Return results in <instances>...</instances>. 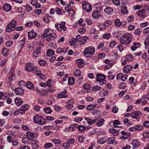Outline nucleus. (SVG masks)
<instances>
[{"label":"nucleus","mask_w":149,"mask_h":149,"mask_svg":"<svg viewBox=\"0 0 149 149\" xmlns=\"http://www.w3.org/2000/svg\"><path fill=\"white\" fill-rule=\"evenodd\" d=\"M117 44V42L115 41H113L111 42L109 45V46L110 47L113 48Z\"/></svg>","instance_id":"57"},{"label":"nucleus","mask_w":149,"mask_h":149,"mask_svg":"<svg viewBox=\"0 0 149 149\" xmlns=\"http://www.w3.org/2000/svg\"><path fill=\"white\" fill-rule=\"evenodd\" d=\"M135 131L141 130L143 128V127L142 125H137L134 127Z\"/></svg>","instance_id":"63"},{"label":"nucleus","mask_w":149,"mask_h":149,"mask_svg":"<svg viewBox=\"0 0 149 149\" xmlns=\"http://www.w3.org/2000/svg\"><path fill=\"white\" fill-rule=\"evenodd\" d=\"M145 11L144 9H142L139 10L137 13V15L139 16L143 17H145Z\"/></svg>","instance_id":"33"},{"label":"nucleus","mask_w":149,"mask_h":149,"mask_svg":"<svg viewBox=\"0 0 149 149\" xmlns=\"http://www.w3.org/2000/svg\"><path fill=\"white\" fill-rule=\"evenodd\" d=\"M95 48L93 47H86L83 52L84 55L87 57H90L95 52Z\"/></svg>","instance_id":"2"},{"label":"nucleus","mask_w":149,"mask_h":149,"mask_svg":"<svg viewBox=\"0 0 149 149\" xmlns=\"http://www.w3.org/2000/svg\"><path fill=\"white\" fill-rule=\"evenodd\" d=\"M75 130V129H74L71 125L68 127H66L64 129V131L66 132H70L74 131Z\"/></svg>","instance_id":"36"},{"label":"nucleus","mask_w":149,"mask_h":149,"mask_svg":"<svg viewBox=\"0 0 149 149\" xmlns=\"http://www.w3.org/2000/svg\"><path fill=\"white\" fill-rule=\"evenodd\" d=\"M122 22L119 19H116L114 20V24L117 27H120L122 25Z\"/></svg>","instance_id":"26"},{"label":"nucleus","mask_w":149,"mask_h":149,"mask_svg":"<svg viewBox=\"0 0 149 149\" xmlns=\"http://www.w3.org/2000/svg\"><path fill=\"white\" fill-rule=\"evenodd\" d=\"M133 68V67L131 65H127L124 68V72L125 73H127L132 70Z\"/></svg>","instance_id":"17"},{"label":"nucleus","mask_w":149,"mask_h":149,"mask_svg":"<svg viewBox=\"0 0 149 149\" xmlns=\"http://www.w3.org/2000/svg\"><path fill=\"white\" fill-rule=\"evenodd\" d=\"M49 28H47V29H45L44 33L42 35V38H46V37H47V36L48 35V33H49Z\"/></svg>","instance_id":"40"},{"label":"nucleus","mask_w":149,"mask_h":149,"mask_svg":"<svg viewBox=\"0 0 149 149\" xmlns=\"http://www.w3.org/2000/svg\"><path fill=\"white\" fill-rule=\"evenodd\" d=\"M141 114V112L139 110H137L131 113V117L133 118H140Z\"/></svg>","instance_id":"9"},{"label":"nucleus","mask_w":149,"mask_h":149,"mask_svg":"<svg viewBox=\"0 0 149 149\" xmlns=\"http://www.w3.org/2000/svg\"><path fill=\"white\" fill-rule=\"evenodd\" d=\"M65 22H62L60 24H58L56 25L55 26L57 27V30L58 31H61L62 30L65 31L66 29V27L65 26Z\"/></svg>","instance_id":"8"},{"label":"nucleus","mask_w":149,"mask_h":149,"mask_svg":"<svg viewBox=\"0 0 149 149\" xmlns=\"http://www.w3.org/2000/svg\"><path fill=\"white\" fill-rule=\"evenodd\" d=\"M107 25L104 24H99L98 27L100 31H104L106 29Z\"/></svg>","instance_id":"35"},{"label":"nucleus","mask_w":149,"mask_h":149,"mask_svg":"<svg viewBox=\"0 0 149 149\" xmlns=\"http://www.w3.org/2000/svg\"><path fill=\"white\" fill-rule=\"evenodd\" d=\"M52 144L50 143H46L44 145V148H50L52 147Z\"/></svg>","instance_id":"51"},{"label":"nucleus","mask_w":149,"mask_h":149,"mask_svg":"<svg viewBox=\"0 0 149 149\" xmlns=\"http://www.w3.org/2000/svg\"><path fill=\"white\" fill-rule=\"evenodd\" d=\"M51 141L55 144H58L59 145L62 143V142L61 140L57 139H52Z\"/></svg>","instance_id":"43"},{"label":"nucleus","mask_w":149,"mask_h":149,"mask_svg":"<svg viewBox=\"0 0 149 149\" xmlns=\"http://www.w3.org/2000/svg\"><path fill=\"white\" fill-rule=\"evenodd\" d=\"M109 131L110 132L114 134L115 136L117 135L118 134V131L115 129H111L109 130Z\"/></svg>","instance_id":"54"},{"label":"nucleus","mask_w":149,"mask_h":149,"mask_svg":"<svg viewBox=\"0 0 149 149\" xmlns=\"http://www.w3.org/2000/svg\"><path fill=\"white\" fill-rule=\"evenodd\" d=\"M121 12L123 14H127L128 13V11L127 10V8L125 6H122L121 10Z\"/></svg>","instance_id":"32"},{"label":"nucleus","mask_w":149,"mask_h":149,"mask_svg":"<svg viewBox=\"0 0 149 149\" xmlns=\"http://www.w3.org/2000/svg\"><path fill=\"white\" fill-rule=\"evenodd\" d=\"M83 87L84 88L88 90L91 88V86L88 84L86 83L83 85Z\"/></svg>","instance_id":"62"},{"label":"nucleus","mask_w":149,"mask_h":149,"mask_svg":"<svg viewBox=\"0 0 149 149\" xmlns=\"http://www.w3.org/2000/svg\"><path fill=\"white\" fill-rule=\"evenodd\" d=\"M142 31L139 28H136L134 31V34L136 36H139L141 34Z\"/></svg>","instance_id":"41"},{"label":"nucleus","mask_w":149,"mask_h":149,"mask_svg":"<svg viewBox=\"0 0 149 149\" xmlns=\"http://www.w3.org/2000/svg\"><path fill=\"white\" fill-rule=\"evenodd\" d=\"M141 46V43L140 42H133V45L131 47V49L132 51H134L137 48H139Z\"/></svg>","instance_id":"14"},{"label":"nucleus","mask_w":149,"mask_h":149,"mask_svg":"<svg viewBox=\"0 0 149 149\" xmlns=\"http://www.w3.org/2000/svg\"><path fill=\"white\" fill-rule=\"evenodd\" d=\"M83 9L86 12H89L92 10V5L89 3L87 1H84L82 4Z\"/></svg>","instance_id":"7"},{"label":"nucleus","mask_w":149,"mask_h":149,"mask_svg":"<svg viewBox=\"0 0 149 149\" xmlns=\"http://www.w3.org/2000/svg\"><path fill=\"white\" fill-rule=\"evenodd\" d=\"M29 140V139L28 137H26L23 138L22 139V141L25 144H27Z\"/></svg>","instance_id":"61"},{"label":"nucleus","mask_w":149,"mask_h":149,"mask_svg":"<svg viewBox=\"0 0 149 149\" xmlns=\"http://www.w3.org/2000/svg\"><path fill=\"white\" fill-rule=\"evenodd\" d=\"M121 134L125 136H126V137L125 138H128L130 136L131 134L128 132H126L125 131H122L121 132Z\"/></svg>","instance_id":"48"},{"label":"nucleus","mask_w":149,"mask_h":149,"mask_svg":"<svg viewBox=\"0 0 149 149\" xmlns=\"http://www.w3.org/2000/svg\"><path fill=\"white\" fill-rule=\"evenodd\" d=\"M78 140L80 142H84V138L82 135H79L77 137Z\"/></svg>","instance_id":"52"},{"label":"nucleus","mask_w":149,"mask_h":149,"mask_svg":"<svg viewBox=\"0 0 149 149\" xmlns=\"http://www.w3.org/2000/svg\"><path fill=\"white\" fill-rule=\"evenodd\" d=\"M7 50L6 48H4L3 49L2 51V54L4 56H7L8 55L7 52Z\"/></svg>","instance_id":"58"},{"label":"nucleus","mask_w":149,"mask_h":149,"mask_svg":"<svg viewBox=\"0 0 149 149\" xmlns=\"http://www.w3.org/2000/svg\"><path fill=\"white\" fill-rule=\"evenodd\" d=\"M35 133L32 132L30 131H28L26 132V137L30 140H32L35 137Z\"/></svg>","instance_id":"19"},{"label":"nucleus","mask_w":149,"mask_h":149,"mask_svg":"<svg viewBox=\"0 0 149 149\" xmlns=\"http://www.w3.org/2000/svg\"><path fill=\"white\" fill-rule=\"evenodd\" d=\"M101 88V87L98 86H93L92 87L91 90L92 91H97L100 90Z\"/></svg>","instance_id":"47"},{"label":"nucleus","mask_w":149,"mask_h":149,"mask_svg":"<svg viewBox=\"0 0 149 149\" xmlns=\"http://www.w3.org/2000/svg\"><path fill=\"white\" fill-rule=\"evenodd\" d=\"M17 22L15 20H12L7 25L6 28V31L7 32H10L12 31H13L15 29L16 25Z\"/></svg>","instance_id":"4"},{"label":"nucleus","mask_w":149,"mask_h":149,"mask_svg":"<svg viewBox=\"0 0 149 149\" xmlns=\"http://www.w3.org/2000/svg\"><path fill=\"white\" fill-rule=\"evenodd\" d=\"M96 125L97 127H100L104 123L105 120L103 119H101L100 120L96 119Z\"/></svg>","instance_id":"25"},{"label":"nucleus","mask_w":149,"mask_h":149,"mask_svg":"<svg viewBox=\"0 0 149 149\" xmlns=\"http://www.w3.org/2000/svg\"><path fill=\"white\" fill-rule=\"evenodd\" d=\"M79 131L80 132H84L86 130L85 127L82 125H80L78 127Z\"/></svg>","instance_id":"53"},{"label":"nucleus","mask_w":149,"mask_h":149,"mask_svg":"<svg viewBox=\"0 0 149 149\" xmlns=\"http://www.w3.org/2000/svg\"><path fill=\"white\" fill-rule=\"evenodd\" d=\"M105 79V76L104 74L98 73L96 75V81L99 82L100 85H102L106 83V81Z\"/></svg>","instance_id":"5"},{"label":"nucleus","mask_w":149,"mask_h":149,"mask_svg":"<svg viewBox=\"0 0 149 149\" xmlns=\"http://www.w3.org/2000/svg\"><path fill=\"white\" fill-rule=\"evenodd\" d=\"M3 10L6 12H8L11 10L12 9L11 6L8 3H5L3 6Z\"/></svg>","instance_id":"16"},{"label":"nucleus","mask_w":149,"mask_h":149,"mask_svg":"<svg viewBox=\"0 0 149 149\" xmlns=\"http://www.w3.org/2000/svg\"><path fill=\"white\" fill-rule=\"evenodd\" d=\"M115 140V138L114 137L109 138L107 140V142L109 144H112L113 143Z\"/></svg>","instance_id":"31"},{"label":"nucleus","mask_w":149,"mask_h":149,"mask_svg":"<svg viewBox=\"0 0 149 149\" xmlns=\"http://www.w3.org/2000/svg\"><path fill=\"white\" fill-rule=\"evenodd\" d=\"M40 52L41 48L40 47L38 48L33 52V55L35 57H37L40 53Z\"/></svg>","instance_id":"20"},{"label":"nucleus","mask_w":149,"mask_h":149,"mask_svg":"<svg viewBox=\"0 0 149 149\" xmlns=\"http://www.w3.org/2000/svg\"><path fill=\"white\" fill-rule=\"evenodd\" d=\"M108 94V92L105 90H103L99 92V94L101 96H104L107 95Z\"/></svg>","instance_id":"37"},{"label":"nucleus","mask_w":149,"mask_h":149,"mask_svg":"<svg viewBox=\"0 0 149 149\" xmlns=\"http://www.w3.org/2000/svg\"><path fill=\"white\" fill-rule=\"evenodd\" d=\"M135 28V26L133 25H129L128 28V30L129 31H133Z\"/></svg>","instance_id":"60"},{"label":"nucleus","mask_w":149,"mask_h":149,"mask_svg":"<svg viewBox=\"0 0 149 149\" xmlns=\"http://www.w3.org/2000/svg\"><path fill=\"white\" fill-rule=\"evenodd\" d=\"M92 17L95 19H97L100 16L99 12L97 11H94L92 14Z\"/></svg>","instance_id":"23"},{"label":"nucleus","mask_w":149,"mask_h":149,"mask_svg":"<svg viewBox=\"0 0 149 149\" xmlns=\"http://www.w3.org/2000/svg\"><path fill=\"white\" fill-rule=\"evenodd\" d=\"M67 106H66V108L68 109H70L73 107V102L72 101L69 100L67 103Z\"/></svg>","instance_id":"27"},{"label":"nucleus","mask_w":149,"mask_h":149,"mask_svg":"<svg viewBox=\"0 0 149 149\" xmlns=\"http://www.w3.org/2000/svg\"><path fill=\"white\" fill-rule=\"evenodd\" d=\"M132 143L133 146V149L138 148L139 146V141L136 139L133 140Z\"/></svg>","instance_id":"22"},{"label":"nucleus","mask_w":149,"mask_h":149,"mask_svg":"<svg viewBox=\"0 0 149 149\" xmlns=\"http://www.w3.org/2000/svg\"><path fill=\"white\" fill-rule=\"evenodd\" d=\"M147 56V54L146 52L143 54L141 56L142 58L143 59H145V61L146 62H148L149 60V58H148Z\"/></svg>","instance_id":"50"},{"label":"nucleus","mask_w":149,"mask_h":149,"mask_svg":"<svg viewBox=\"0 0 149 149\" xmlns=\"http://www.w3.org/2000/svg\"><path fill=\"white\" fill-rule=\"evenodd\" d=\"M77 42V39L74 38H71L69 40V42L72 46L76 44Z\"/></svg>","instance_id":"39"},{"label":"nucleus","mask_w":149,"mask_h":149,"mask_svg":"<svg viewBox=\"0 0 149 149\" xmlns=\"http://www.w3.org/2000/svg\"><path fill=\"white\" fill-rule=\"evenodd\" d=\"M125 58L128 61L130 62L132 61L133 57L132 55L129 54L125 56Z\"/></svg>","instance_id":"44"},{"label":"nucleus","mask_w":149,"mask_h":149,"mask_svg":"<svg viewBox=\"0 0 149 149\" xmlns=\"http://www.w3.org/2000/svg\"><path fill=\"white\" fill-rule=\"evenodd\" d=\"M25 68L26 71H32L33 72L37 70V67L30 62L27 63L26 64Z\"/></svg>","instance_id":"6"},{"label":"nucleus","mask_w":149,"mask_h":149,"mask_svg":"<svg viewBox=\"0 0 149 149\" xmlns=\"http://www.w3.org/2000/svg\"><path fill=\"white\" fill-rule=\"evenodd\" d=\"M15 94L17 95H21L24 93V91L22 88L18 87L15 88L14 90Z\"/></svg>","instance_id":"12"},{"label":"nucleus","mask_w":149,"mask_h":149,"mask_svg":"<svg viewBox=\"0 0 149 149\" xmlns=\"http://www.w3.org/2000/svg\"><path fill=\"white\" fill-rule=\"evenodd\" d=\"M56 52L57 54L61 53H65L67 52V49L65 48L63 49L61 48L58 47L57 48Z\"/></svg>","instance_id":"29"},{"label":"nucleus","mask_w":149,"mask_h":149,"mask_svg":"<svg viewBox=\"0 0 149 149\" xmlns=\"http://www.w3.org/2000/svg\"><path fill=\"white\" fill-rule=\"evenodd\" d=\"M96 105L95 104H91L88 105L86 108V109L88 110L93 109L96 107Z\"/></svg>","instance_id":"45"},{"label":"nucleus","mask_w":149,"mask_h":149,"mask_svg":"<svg viewBox=\"0 0 149 149\" xmlns=\"http://www.w3.org/2000/svg\"><path fill=\"white\" fill-rule=\"evenodd\" d=\"M15 104L18 106H20L23 102L22 99L19 97H17L15 99Z\"/></svg>","instance_id":"18"},{"label":"nucleus","mask_w":149,"mask_h":149,"mask_svg":"<svg viewBox=\"0 0 149 149\" xmlns=\"http://www.w3.org/2000/svg\"><path fill=\"white\" fill-rule=\"evenodd\" d=\"M29 107L27 104H25L22 106L19 109V113L21 114L24 113L28 110Z\"/></svg>","instance_id":"10"},{"label":"nucleus","mask_w":149,"mask_h":149,"mask_svg":"<svg viewBox=\"0 0 149 149\" xmlns=\"http://www.w3.org/2000/svg\"><path fill=\"white\" fill-rule=\"evenodd\" d=\"M75 81V79L73 77H69L68 80V84L69 85H73Z\"/></svg>","instance_id":"34"},{"label":"nucleus","mask_w":149,"mask_h":149,"mask_svg":"<svg viewBox=\"0 0 149 149\" xmlns=\"http://www.w3.org/2000/svg\"><path fill=\"white\" fill-rule=\"evenodd\" d=\"M111 36L110 33H105L103 35V37L104 39L108 40L110 38Z\"/></svg>","instance_id":"49"},{"label":"nucleus","mask_w":149,"mask_h":149,"mask_svg":"<svg viewBox=\"0 0 149 149\" xmlns=\"http://www.w3.org/2000/svg\"><path fill=\"white\" fill-rule=\"evenodd\" d=\"M107 141L106 138L104 137H102L98 139V142L101 144L105 143Z\"/></svg>","instance_id":"30"},{"label":"nucleus","mask_w":149,"mask_h":149,"mask_svg":"<svg viewBox=\"0 0 149 149\" xmlns=\"http://www.w3.org/2000/svg\"><path fill=\"white\" fill-rule=\"evenodd\" d=\"M44 111L46 113H50L51 112V109L48 107H46L44 109Z\"/></svg>","instance_id":"59"},{"label":"nucleus","mask_w":149,"mask_h":149,"mask_svg":"<svg viewBox=\"0 0 149 149\" xmlns=\"http://www.w3.org/2000/svg\"><path fill=\"white\" fill-rule=\"evenodd\" d=\"M57 96L59 98H66L67 96V92L66 91H62L58 94Z\"/></svg>","instance_id":"21"},{"label":"nucleus","mask_w":149,"mask_h":149,"mask_svg":"<svg viewBox=\"0 0 149 149\" xmlns=\"http://www.w3.org/2000/svg\"><path fill=\"white\" fill-rule=\"evenodd\" d=\"M85 119L87 120L88 124L90 125H93L96 122V119H92L87 118H85Z\"/></svg>","instance_id":"24"},{"label":"nucleus","mask_w":149,"mask_h":149,"mask_svg":"<svg viewBox=\"0 0 149 149\" xmlns=\"http://www.w3.org/2000/svg\"><path fill=\"white\" fill-rule=\"evenodd\" d=\"M134 19V18L133 15L129 16L127 18V21L128 22H132Z\"/></svg>","instance_id":"55"},{"label":"nucleus","mask_w":149,"mask_h":149,"mask_svg":"<svg viewBox=\"0 0 149 149\" xmlns=\"http://www.w3.org/2000/svg\"><path fill=\"white\" fill-rule=\"evenodd\" d=\"M8 97L6 93H4L2 91L0 92V99L4 100Z\"/></svg>","instance_id":"28"},{"label":"nucleus","mask_w":149,"mask_h":149,"mask_svg":"<svg viewBox=\"0 0 149 149\" xmlns=\"http://www.w3.org/2000/svg\"><path fill=\"white\" fill-rule=\"evenodd\" d=\"M33 120L35 123L43 125L45 123V119L42 116L38 115H36L33 117Z\"/></svg>","instance_id":"3"},{"label":"nucleus","mask_w":149,"mask_h":149,"mask_svg":"<svg viewBox=\"0 0 149 149\" xmlns=\"http://www.w3.org/2000/svg\"><path fill=\"white\" fill-rule=\"evenodd\" d=\"M27 88L30 89H32L33 88V84L30 81H27L26 84Z\"/></svg>","instance_id":"42"},{"label":"nucleus","mask_w":149,"mask_h":149,"mask_svg":"<svg viewBox=\"0 0 149 149\" xmlns=\"http://www.w3.org/2000/svg\"><path fill=\"white\" fill-rule=\"evenodd\" d=\"M56 13L59 15L61 14V13L63 11V10L59 8H56Z\"/></svg>","instance_id":"56"},{"label":"nucleus","mask_w":149,"mask_h":149,"mask_svg":"<svg viewBox=\"0 0 149 149\" xmlns=\"http://www.w3.org/2000/svg\"><path fill=\"white\" fill-rule=\"evenodd\" d=\"M143 135L145 138H149V132H143Z\"/></svg>","instance_id":"64"},{"label":"nucleus","mask_w":149,"mask_h":149,"mask_svg":"<svg viewBox=\"0 0 149 149\" xmlns=\"http://www.w3.org/2000/svg\"><path fill=\"white\" fill-rule=\"evenodd\" d=\"M54 50L51 49H49L47 50V55L49 56H51L52 55H54Z\"/></svg>","instance_id":"46"},{"label":"nucleus","mask_w":149,"mask_h":149,"mask_svg":"<svg viewBox=\"0 0 149 149\" xmlns=\"http://www.w3.org/2000/svg\"><path fill=\"white\" fill-rule=\"evenodd\" d=\"M133 39L132 35L128 33L124 34L119 39L120 43L126 46L129 45Z\"/></svg>","instance_id":"1"},{"label":"nucleus","mask_w":149,"mask_h":149,"mask_svg":"<svg viewBox=\"0 0 149 149\" xmlns=\"http://www.w3.org/2000/svg\"><path fill=\"white\" fill-rule=\"evenodd\" d=\"M105 13L109 15L113 14L114 12L113 10L111 7H107L104 10Z\"/></svg>","instance_id":"15"},{"label":"nucleus","mask_w":149,"mask_h":149,"mask_svg":"<svg viewBox=\"0 0 149 149\" xmlns=\"http://www.w3.org/2000/svg\"><path fill=\"white\" fill-rule=\"evenodd\" d=\"M88 39V38L86 36H84L82 38H81V40L80 44L81 45H82L85 44L86 41L87 39Z\"/></svg>","instance_id":"38"},{"label":"nucleus","mask_w":149,"mask_h":149,"mask_svg":"<svg viewBox=\"0 0 149 149\" xmlns=\"http://www.w3.org/2000/svg\"><path fill=\"white\" fill-rule=\"evenodd\" d=\"M37 35V33L33 31H31L28 32V37L30 39L35 38Z\"/></svg>","instance_id":"13"},{"label":"nucleus","mask_w":149,"mask_h":149,"mask_svg":"<svg viewBox=\"0 0 149 149\" xmlns=\"http://www.w3.org/2000/svg\"><path fill=\"white\" fill-rule=\"evenodd\" d=\"M56 34L54 33H49L46 38V40L49 41H50L53 40L56 37Z\"/></svg>","instance_id":"11"}]
</instances>
